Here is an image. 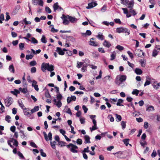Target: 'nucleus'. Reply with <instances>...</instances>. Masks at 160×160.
Segmentation results:
<instances>
[{"mask_svg": "<svg viewBox=\"0 0 160 160\" xmlns=\"http://www.w3.org/2000/svg\"><path fill=\"white\" fill-rule=\"evenodd\" d=\"M24 44L23 43H21L19 44V48L21 50H22L24 48Z\"/></svg>", "mask_w": 160, "mask_h": 160, "instance_id": "13d9d810", "label": "nucleus"}, {"mask_svg": "<svg viewBox=\"0 0 160 160\" xmlns=\"http://www.w3.org/2000/svg\"><path fill=\"white\" fill-rule=\"evenodd\" d=\"M115 115L116 116V121L118 122L121 121L122 119L121 116L120 115H118L117 114H116Z\"/></svg>", "mask_w": 160, "mask_h": 160, "instance_id": "37998d69", "label": "nucleus"}, {"mask_svg": "<svg viewBox=\"0 0 160 160\" xmlns=\"http://www.w3.org/2000/svg\"><path fill=\"white\" fill-rule=\"evenodd\" d=\"M157 155V153L156 151H155V150H154L152 153L151 154V156L152 158H154Z\"/></svg>", "mask_w": 160, "mask_h": 160, "instance_id": "69168bd1", "label": "nucleus"}, {"mask_svg": "<svg viewBox=\"0 0 160 160\" xmlns=\"http://www.w3.org/2000/svg\"><path fill=\"white\" fill-rule=\"evenodd\" d=\"M134 53L135 55H137L138 57L141 58L142 57V56L144 55V53L143 52L142 50L139 49H136Z\"/></svg>", "mask_w": 160, "mask_h": 160, "instance_id": "20e7f679", "label": "nucleus"}, {"mask_svg": "<svg viewBox=\"0 0 160 160\" xmlns=\"http://www.w3.org/2000/svg\"><path fill=\"white\" fill-rule=\"evenodd\" d=\"M45 97L47 98H51V96L48 90H46V91L45 93Z\"/></svg>", "mask_w": 160, "mask_h": 160, "instance_id": "09e8293b", "label": "nucleus"}, {"mask_svg": "<svg viewBox=\"0 0 160 160\" xmlns=\"http://www.w3.org/2000/svg\"><path fill=\"white\" fill-rule=\"evenodd\" d=\"M58 145L61 147L65 146H66V143L64 142L60 141L58 142Z\"/></svg>", "mask_w": 160, "mask_h": 160, "instance_id": "393cba45", "label": "nucleus"}, {"mask_svg": "<svg viewBox=\"0 0 160 160\" xmlns=\"http://www.w3.org/2000/svg\"><path fill=\"white\" fill-rule=\"evenodd\" d=\"M84 138L85 140V142H84L85 143H89L91 142L90 141V138L87 135H85L84 136Z\"/></svg>", "mask_w": 160, "mask_h": 160, "instance_id": "ddd939ff", "label": "nucleus"}, {"mask_svg": "<svg viewBox=\"0 0 160 160\" xmlns=\"http://www.w3.org/2000/svg\"><path fill=\"white\" fill-rule=\"evenodd\" d=\"M89 45L94 46H97L98 45L97 43L95 42L94 41L90 40L89 41Z\"/></svg>", "mask_w": 160, "mask_h": 160, "instance_id": "c85d7f7f", "label": "nucleus"}, {"mask_svg": "<svg viewBox=\"0 0 160 160\" xmlns=\"http://www.w3.org/2000/svg\"><path fill=\"white\" fill-rule=\"evenodd\" d=\"M67 17L69 21L72 23H74L76 22L78 20L77 18L69 15H67Z\"/></svg>", "mask_w": 160, "mask_h": 160, "instance_id": "1a4fd4ad", "label": "nucleus"}, {"mask_svg": "<svg viewBox=\"0 0 160 160\" xmlns=\"http://www.w3.org/2000/svg\"><path fill=\"white\" fill-rule=\"evenodd\" d=\"M19 133H20V136L21 138L24 139L26 137V135L25 134L23 131L22 130H20Z\"/></svg>", "mask_w": 160, "mask_h": 160, "instance_id": "dca6fc26", "label": "nucleus"}, {"mask_svg": "<svg viewBox=\"0 0 160 160\" xmlns=\"http://www.w3.org/2000/svg\"><path fill=\"white\" fill-rule=\"evenodd\" d=\"M36 72V68L35 67H32L31 69V73H35Z\"/></svg>", "mask_w": 160, "mask_h": 160, "instance_id": "338daca9", "label": "nucleus"}, {"mask_svg": "<svg viewBox=\"0 0 160 160\" xmlns=\"http://www.w3.org/2000/svg\"><path fill=\"white\" fill-rule=\"evenodd\" d=\"M103 45L108 48H109L111 46V44H110L109 42L106 41L105 40L103 43Z\"/></svg>", "mask_w": 160, "mask_h": 160, "instance_id": "9b49d317", "label": "nucleus"}, {"mask_svg": "<svg viewBox=\"0 0 160 160\" xmlns=\"http://www.w3.org/2000/svg\"><path fill=\"white\" fill-rule=\"evenodd\" d=\"M129 139H125L123 140V142L126 146H128L129 144Z\"/></svg>", "mask_w": 160, "mask_h": 160, "instance_id": "ea45409f", "label": "nucleus"}, {"mask_svg": "<svg viewBox=\"0 0 160 160\" xmlns=\"http://www.w3.org/2000/svg\"><path fill=\"white\" fill-rule=\"evenodd\" d=\"M88 65L87 64H83L82 67L81 68V71L82 72H85L87 70V67Z\"/></svg>", "mask_w": 160, "mask_h": 160, "instance_id": "7c9ffc66", "label": "nucleus"}, {"mask_svg": "<svg viewBox=\"0 0 160 160\" xmlns=\"http://www.w3.org/2000/svg\"><path fill=\"white\" fill-rule=\"evenodd\" d=\"M11 117L9 115H7L5 118V120L6 121H7L8 122H10V119Z\"/></svg>", "mask_w": 160, "mask_h": 160, "instance_id": "6e6d98bb", "label": "nucleus"}, {"mask_svg": "<svg viewBox=\"0 0 160 160\" xmlns=\"http://www.w3.org/2000/svg\"><path fill=\"white\" fill-rule=\"evenodd\" d=\"M118 77L122 83V82L125 81L126 79V76L124 75H121Z\"/></svg>", "mask_w": 160, "mask_h": 160, "instance_id": "f8f14e48", "label": "nucleus"}, {"mask_svg": "<svg viewBox=\"0 0 160 160\" xmlns=\"http://www.w3.org/2000/svg\"><path fill=\"white\" fill-rule=\"evenodd\" d=\"M45 11L46 12H48V13H50L52 12L50 9L47 6H46L45 7Z\"/></svg>", "mask_w": 160, "mask_h": 160, "instance_id": "8fccbe9b", "label": "nucleus"}, {"mask_svg": "<svg viewBox=\"0 0 160 160\" xmlns=\"http://www.w3.org/2000/svg\"><path fill=\"white\" fill-rule=\"evenodd\" d=\"M18 104H19V106L22 109H24V108H25V107H24V105H23V104L22 102V101L20 100V101H19V100L18 101Z\"/></svg>", "mask_w": 160, "mask_h": 160, "instance_id": "473e14b6", "label": "nucleus"}, {"mask_svg": "<svg viewBox=\"0 0 160 160\" xmlns=\"http://www.w3.org/2000/svg\"><path fill=\"white\" fill-rule=\"evenodd\" d=\"M57 98L58 100L61 101V99L62 98V95L59 93L57 95Z\"/></svg>", "mask_w": 160, "mask_h": 160, "instance_id": "052dcab7", "label": "nucleus"}, {"mask_svg": "<svg viewBox=\"0 0 160 160\" xmlns=\"http://www.w3.org/2000/svg\"><path fill=\"white\" fill-rule=\"evenodd\" d=\"M23 110V113L24 115L28 116L29 114H30V113L28 111H29V110L28 108H25Z\"/></svg>", "mask_w": 160, "mask_h": 160, "instance_id": "6ab92c4d", "label": "nucleus"}, {"mask_svg": "<svg viewBox=\"0 0 160 160\" xmlns=\"http://www.w3.org/2000/svg\"><path fill=\"white\" fill-rule=\"evenodd\" d=\"M18 154L19 157L22 159H24V157L23 154L19 151L18 152Z\"/></svg>", "mask_w": 160, "mask_h": 160, "instance_id": "e2e57ef3", "label": "nucleus"}, {"mask_svg": "<svg viewBox=\"0 0 160 160\" xmlns=\"http://www.w3.org/2000/svg\"><path fill=\"white\" fill-rule=\"evenodd\" d=\"M129 12L132 13L133 16H135L137 14V13L133 8L129 9Z\"/></svg>", "mask_w": 160, "mask_h": 160, "instance_id": "4c0bfd02", "label": "nucleus"}, {"mask_svg": "<svg viewBox=\"0 0 160 160\" xmlns=\"http://www.w3.org/2000/svg\"><path fill=\"white\" fill-rule=\"evenodd\" d=\"M134 71L135 73L137 75H141L142 73V70L138 68H136Z\"/></svg>", "mask_w": 160, "mask_h": 160, "instance_id": "4468645a", "label": "nucleus"}, {"mask_svg": "<svg viewBox=\"0 0 160 160\" xmlns=\"http://www.w3.org/2000/svg\"><path fill=\"white\" fill-rule=\"evenodd\" d=\"M107 10V6L106 5H104L101 9V11L102 12H105Z\"/></svg>", "mask_w": 160, "mask_h": 160, "instance_id": "bf43d9fd", "label": "nucleus"}, {"mask_svg": "<svg viewBox=\"0 0 160 160\" xmlns=\"http://www.w3.org/2000/svg\"><path fill=\"white\" fill-rule=\"evenodd\" d=\"M56 51L60 55H63L65 54L64 52L62 50L61 48L59 47L57 48Z\"/></svg>", "mask_w": 160, "mask_h": 160, "instance_id": "9d476101", "label": "nucleus"}, {"mask_svg": "<svg viewBox=\"0 0 160 160\" xmlns=\"http://www.w3.org/2000/svg\"><path fill=\"white\" fill-rule=\"evenodd\" d=\"M118 102L117 103V106H123V105L122 104H121V103H122L123 102V100L121 99H119L118 100H117Z\"/></svg>", "mask_w": 160, "mask_h": 160, "instance_id": "bb28decb", "label": "nucleus"}, {"mask_svg": "<svg viewBox=\"0 0 160 160\" xmlns=\"http://www.w3.org/2000/svg\"><path fill=\"white\" fill-rule=\"evenodd\" d=\"M139 92V91L138 90L136 89H134L132 92V94L135 95L136 96H137L138 95Z\"/></svg>", "mask_w": 160, "mask_h": 160, "instance_id": "58836bf2", "label": "nucleus"}, {"mask_svg": "<svg viewBox=\"0 0 160 160\" xmlns=\"http://www.w3.org/2000/svg\"><path fill=\"white\" fill-rule=\"evenodd\" d=\"M134 2L133 1H131L128 4V8L130 9L133 8L134 6Z\"/></svg>", "mask_w": 160, "mask_h": 160, "instance_id": "2eb2a0df", "label": "nucleus"}, {"mask_svg": "<svg viewBox=\"0 0 160 160\" xmlns=\"http://www.w3.org/2000/svg\"><path fill=\"white\" fill-rule=\"evenodd\" d=\"M123 154V152H118L115 153H113V154L117 155V157L118 158H119L120 157V155H121Z\"/></svg>", "mask_w": 160, "mask_h": 160, "instance_id": "de8ad7c7", "label": "nucleus"}, {"mask_svg": "<svg viewBox=\"0 0 160 160\" xmlns=\"http://www.w3.org/2000/svg\"><path fill=\"white\" fill-rule=\"evenodd\" d=\"M50 26L52 27L51 28V31L52 32H57L58 31V29H55L54 28V26L53 25H52Z\"/></svg>", "mask_w": 160, "mask_h": 160, "instance_id": "864d4df0", "label": "nucleus"}, {"mask_svg": "<svg viewBox=\"0 0 160 160\" xmlns=\"http://www.w3.org/2000/svg\"><path fill=\"white\" fill-rule=\"evenodd\" d=\"M39 110V107L38 106H36L34 107V108L31 109V111L32 113H33L36 112L38 111Z\"/></svg>", "mask_w": 160, "mask_h": 160, "instance_id": "412c9836", "label": "nucleus"}, {"mask_svg": "<svg viewBox=\"0 0 160 160\" xmlns=\"http://www.w3.org/2000/svg\"><path fill=\"white\" fill-rule=\"evenodd\" d=\"M146 110L148 111H151L154 110V108L152 106H150L147 108Z\"/></svg>", "mask_w": 160, "mask_h": 160, "instance_id": "c03bdc74", "label": "nucleus"}, {"mask_svg": "<svg viewBox=\"0 0 160 160\" xmlns=\"http://www.w3.org/2000/svg\"><path fill=\"white\" fill-rule=\"evenodd\" d=\"M140 143L141 145L143 147H144L145 145L147 144V142L144 140L141 141Z\"/></svg>", "mask_w": 160, "mask_h": 160, "instance_id": "3c124183", "label": "nucleus"}, {"mask_svg": "<svg viewBox=\"0 0 160 160\" xmlns=\"http://www.w3.org/2000/svg\"><path fill=\"white\" fill-rule=\"evenodd\" d=\"M61 18L63 20V23L64 24L66 25L69 24V22L68 20V18L67 15L66 16L63 14Z\"/></svg>", "mask_w": 160, "mask_h": 160, "instance_id": "423d86ee", "label": "nucleus"}, {"mask_svg": "<svg viewBox=\"0 0 160 160\" xmlns=\"http://www.w3.org/2000/svg\"><path fill=\"white\" fill-rule=\"evenodd\" d=\"M19 90L23 93H26L28 92L27 89L25 88H20Z\"/></svg>", "mask_w": 160, "mask_h": 160, "instance_id": "c756f323", "label": "nucleus"}, {"mask_svg": "<svg viewBox=\"0 0 160 160\" xmlns=\"http://www.w3.org/2000/svg\"><path fill=\"white\" fill-rule=\"evenodd\" d=\"M55 104L58 107V108H59L61 107L62 103V102L60 100H58V101L56 102V103H55Z\"/></svg>", "mask_w": 160, "mask_h": 160, "instance_id": "79ce46f5", "label": "nucleus"}, {"mask_svg": "<svg viewBox=\"0 0 160 160\" xmlns=\"http://www.w3.org/2000/svg\"><path fill=\"white\" fill-rule=\"evenodd\" d=\"M31 42L33 44H36L38 43V41L34 38L32 37L31 38Z\"/></svg>", "mask_w": 160, "mask_h": 160, "instance_id": "49530a36", "label": "nucleus"}, {"mask_svg": "<svg viewBox=\"0 0 160 160\" xmlns=\"http://www.w3.org/2000/svg\"><path fill=\"white\" fill-rule=\"evenodd\" d=\"M97 5V3L94 2H92L90 3H89L88 4V6L86 7V8L88 9H89L90 8H92L96 6Z\"/></svg>", "mask_w": 160, "mask_h": 160, "instance_id": "6e6552de", "label": "nucleus"}, {"mask_svg": "<svg viewBox=\"0 0 160 160\" xmlns=\"http://www.w3.org/2000/svg\"><path fill=\"white\" fill-rule=\"evenodd\" d=\"M41 41L42 42L44 43H46L47 42V40L46 39V38L44 35H43L42 36V38L41 39Z\"/></svg>", "mask_w": 160, "mask_h": 160, "instance_id": "e433bc0d", "label": "nucleus"}, {"mask_svg": "<svg viewBox=\"0 0 160 160\" xmlns=\"http://www.w3.org/2000/svg\"><path fill=\"white\" fill-rule=\"evenodd\" d=\"M126 122L122 121L121 122V125L122 127V129H124L126 127Z\"/></svg>", "mask_w": 160, "mask_h": 160, "instance_id": "680f3d73", "label": "nucleus"}, {"mask_svg": "<svg viewBox=\"0 0 160 160\" xmlns=\"http://www.w3.org/2000/svg\"><path fill=\"white\" fill-rule=\"evenodd\" d=\"M159 52L155 49H154L152 52V56L153 57H156L158 54Z\"/></svg>", "mask_w": 160, "mask_h": 160, "instance_id": "72a5a7b5", "label": "nucleus"}, {"mask_svg": "<svg viewBox=\"0 0 160 160\" xmlns=\"http://www.w3.org/2000/svg\"><path fill=\"white\" fill-rule=\"evenodd\" d=\"M116 48L119 50H122L124 49V48L121 46L118 45L116 46Z\"/></svg>", "mask_w": 160, "mask_h": 160, "instance_id": "0e129e2a", "label": "nucleus"}, {"mask_svg": "<svg viewBox=\"0 0 160 160\" xmlns=\"http://www.w3.org/2000/svg\"><path fill=\"white\" fill-rule=\"evenodd\" d=\"M11 92L15 95H17L18 94L20 93V91L17 89H15L14 91H12Z\"/></svg>", "mask_w": 160, "mask_h": 160, "instance_id": "cd10ccee", "label": "nucleus"}, {"mask_svg": "<svg viewBox=\"0 0 160 160\" xmlns=\"http://www.w3.org/2000/svg\"><path fill=\"white\" fill-rule=\"evenodd\" d=\"M37 64V63L36 62V61H34V60L31 61L30 62V63H29L30 65L31 66H35Z\"/></svg>", "mask_w": 160, "mask_h": 160, "instance_id": "5fc2aeb1", "label": "nucleus"}, {"mask_svg": "<svg viewBox=\"0 0 160 160\" xmlns=\"http://www.w3.org/2000/svg\"><path fill=\"white\" fill-rule=\"evenodd\" d=\"M40 152L41 153V155L42 156L44 157H45L46 156V154L43 152V150L42 149H40Z\"/></svg>", "mask_w": 160, "mask_h": 160, "instance_id": "603ef678", "label": "nucleus"}, {"mask_svg": "<svg viewBox=\"0 0 160 160\" xmlns=\"http://www.w3.org/2000/svg\"><path fill=\"white\" fill-rule=\"evenodd\" d=\"M13 102V100L11 97L7 98L5 100L6 105L8 107H9V106L12 104Z\"/></svg>", "mask_w": 160, "mask_h": 160, "instance_id": "7ed1b4c3", "label": "nucleus"}, {"mask_svg": "<svg viewBox=\"0 0 160 160\" xmlns=\"http://www.w3.org/2000/svg\"><path fill=\"white\" fill-rule=\"evenodd\" d=\"M123 32L126 33V35H128L130 33V30L128 28H124Z\"/></svg>", "mask_w": 160, "mask_h": 160, "instance_id": "4be33fe9", "label": "nucleus"}, {"mask_svg": "<svg viewBox=\"0 0 160 160\" xmlns=\"http://www.w3.org/2000/svg\"><path fill=\"white\" fill-rule=\"evenodd\" d=\"M39 0H32V3L34 5H39Z\"/></svg>", "mask_w": 160, "mask_h": 160, "instance_id": "c9c22d12", "label": "nucleus"}, {"mask_svg": "<svg viewBox=\"0 0 160 160\" xmlns=\"http://www.w3.org/2000/svg\"><path fill=\"white\" fill-rule=\"evenodd\" d=\"M116 53L115 52H113L111 55L110 60L112 61L116 57Z\"/></svg>", "mask_w": 160, "mask_h": 160, "instance_id": "a878e982", "label": "nucleus"}, {"mask_svg": "<svg viewBox=\"0 0 160 160\" xmlns=\"http://www.w3.org/2000/svg\"><path fill=\"white\" fill-rule=\"evenodd\" d=\"M118 98H110V102L113 104H115V102L117 101Z\"/></svg>", "mask_w": 160, "mask_h": 160, "instance_id": "2f4dec72", "label": "nucleus"}, {"mask_svg": "<svg viewBox=\"0 0 160 160\" xmlns=\"http://www.w3.org/2000/svg\"><path fill=\"white\" fill-rule=\"evenodd\" d=\"M142 67H144L145 66L146 61L145 59H141L139 61Z\"/></svg>", "mask_w": 160, "mask_h": 160, "instance_id": "5701e85b", "label": "nucleus"}, {"mask_svg": "<svg viewBox=\"0 0 160 160\" xmlns=\"http://www.w3.org/2000/svg\"><path fill=\"white\" fill-rule=\"evenodd\" d=\"M124 28H123L122 27L120 28H116V32L119 33H121V32H123Z\"/></svg>", "mask_w": 160, "mask_h": 160, "instance_id": "aec40b11", "label": "nucleus"}, {"mask_svg": "<svg viewBox=\"0 0 160 160\" xmlns=\"http://www.w3.org/2000/svg\"><path fill=\"white\" fill-rule=\"evenodd\" d=\"M54 11L56 12L57 10H58L59 11L63 10L62 8L58 5V2L55 3L53 6Z\"/></svg>", "mask_w": 160, "mask_h": 160, "instance_id": "39448f33", "label": "nucleus"}, {"mask_svg": "<svg viewBox=\"0 0 160 160\" xmlns=\"http://www.w3.org/2000/svg\"><path fill=\"white\" fill-rule=\"evenodd\" d=\"M32 86L33 87L35 90L37 92L39 91L38 85L37 84V82L34 80H33L32 82Z\"/></svg>", "mask_w": 160, "mask_h": 160, "instance_id": "0eeeda50", "label": "nucleus"}, {"mask_svg": "<svg viewBox=\"0 0 160 160\" xmlns=\"http://www.w3.org/2000/svg\"><path fill=\"white\" fill-rule=\"evenodd\" d=\"M10 130L12 132H14L16 130V127L14 126H12L10 127Z\"/></svg>", "mask_w": 160, "mask_h": 160, "instance_id": "774afa93", "label": "nucleus"}, {"mask_svg": "<svg viewBox=\"0 0 160 160\" xmlns=\"http://www.w3.org/2000/svg\"><path fill=\"white\" fill-rule=\"evenodd\" d=\"M33 56L32 55H27L26 56V58L27 60L31 59Z\"/></svg>", "mask_w": 160, "mask_h": 160, "instance_id": "4d7b16f0", "label": "nucleus"}, {"mask_svg": "<svg viewBox=\"0 0 160 160\" xmlns=\"http://www.w3.org/2000/svg\"><path fill=\"white\" fill-rule=\"evenodd\" d=\"M67 147L72 152L74 153L78 152V151L76 149H78V148L76 145L70 143L67 145Z\"/></svg>", "mask_w": 160, "mask_h": 160, "instance_id": "f03ea898", "label": "nucleus"}, {"mask_svg": "<svg viewBox=\"0 0 160 160\" xmlns=\"http://www.w3.org/2000/svg\"><path fill=\"white\" fill-rule=\"evenodd\" d=\"M8 69L11 72H12L13 73L15 72V69L12 64L10 65L9 66Z\"/></svg>", "mask_w": 160, "mask_h": 160, "instance_id": "a211bd4d", "label": "nucleus"}, {"mask_svg": "<svg viewBox=\"0 0 160 160\" xmlns=\"http://www.w3.org/2000/svg\"><path fill=\"white\" fill-rule=\"evenodd\" d=\"M84 64V63L80 62H77V67L78 68H80Z\"/></svg>", "mask_w": 160, "mask_h": 160, "instance_id": "f704fd0d", "label": "nucleus"}, {"mask_svg": "<svg viewBox=\"0 0 160 160\" xmlns=\"http://www.w3.org/2000/svg\"><path fill=\"white\" fill-rule=\"evenodd\" d=\"M121 3L124 5H126L128 4V0H121Z\"/></svg>", "mask_w": 160, "mask_h": 160, "instance_id": "a18cd8bd", "label": "nucleus"}, {"mask_svg": "<svg viewBox=\"0 0 160 160\" xmlns=\"http://www.w3.org/2000/svg\"><path fill=\"white\" fill-rule=\"evenodd\" d=\"M115 83L118 86L122 83L119 80V79L118 78V77H117L115 81Z\"/></svg>", "mask_w": 160, "mask_h": 160, "instance_id": "a19ab883", "label": "nucleus"}, {"mask_svg": "<svg viewBox=\"0 0 160 160\" xmlns=\"http://www.w3.org/2000/svg\"><path fill=\"white\" fill-rule=\"evenodd\" d=\"M96 37L101 40H103L104 39V36L102 33H99L98 35L96 36Z\"/></svg>", "mask_w": 160, "mask_h": 160, "instance_id": "f3484780", "label": "nucleus"}, {"mask_svg": "<svg viewBox=\"0 0 160 160\" xmlns=\"http://www.w3.org/2000/svg\"><path fill=\"white\" fill-rule=\"evenodd\" d=\"M50 143L52 148L55 149L56 148L55 145L57 144L56 141H55L53 142L50 141Z\"/></svg>", "mask_w": 160, "mask_h": 160, "instance_id": "b1692460", "label": "nucleus"}, {"mask_svg": "<svg viewBox=\"0 0 160 160\" xmlns=\"http://www.w3.org/2000/svg\"><path fill=\"white\" fill-rule=\"evenodd\" d=\"M41 70L43 72H45L47 70L48 71L51 72L54 70V66L49 64V63L43 62L41 65Z\"/></svg>", "mask_w": 160, "mask_h": 160, "instance_id": "f257e3e1", "label": "nucleus"}]
</instances>
